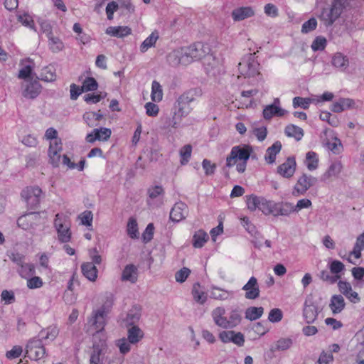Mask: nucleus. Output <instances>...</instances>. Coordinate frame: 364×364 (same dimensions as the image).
<instances>
[{
	"label": "nucleus",
	"mask_w": 364,
	"mask_h": 364,
	"mask_svg": "<svg viewBox=\"0 0 364 364\" xmlns=\"http://www.w3.org/2000/svg\"><path fill=\"white\" fill-rule=\"evenodd\" d=\"M111 134V129L109 128L94 129L91 133L86 136V141L89 143H94L96 140L107 141L109 139Z\"/></svg>",
	"instance_id": "nucleus-19"
},
{
	"label": "nucleus",
	"mask_w": 364,
	"mask_h": 364,
	"mask_svg": "<svg viewBox=\"0 0 364 364\" xmlns=\"http://www.w3.org/2000/svg\"><path fill=\"white\" fill-rule=\"evenodd\" d=\"M106 313L104 309H99L95 312L90 323L95 326L97 331H100L104 328L105 324Z\"/></svg>",
	"instance_id": "nucleus-28"
},
{
	"label": "nucleus",
	"mask_w": 364,
	"mask_h": 364,
	"mask_svg": "<svg viewBox=\"0 0 364 364\" xmlns=\"http://www.w3.org/2000/svg\"><path fill=\"white\" fill-rule=\"evenodd\" d=\"M40 220V213L31 212L19 217L17 220V224L22 229L28 230L34 228L39 223Z\"/></svg>",
	"instance_id": "nucleus-9"
},
{
	"label": "nucleus",
	"mask_w": 364,
	"mask_h": 364,
	"mask_svg": "<svg viewBox=\"0 0 364 364\" xmlns=\"http://www.w3.org/2000/svg\"><path fill=\"white\" fill-rule=\"evenodd\" d=\"M329 269L331 274L338 275L340 272L344 270V264L338 260H333L329 264Z\"/></svg>",
	"instance_id": "nucleus-59"
},
{
	"label": "nucleus",
	"mask_w": 364,
	"mask_h": 364,
	"mask_svg": "<svg viewBox=\"0 0 364 364\" xmlns=\"http://www.w3.org/2000/svg\"><path fill=\"white\" fill-rule=\"evenodd\" d=\"M219 338L223 343L232 342L238 346H242L245 343V336L241 332L233 331H223L219 333Z\"/></svg>",
	"instance_id": "nucleus-14"
},
{
	"label": "nucleus",
	"mask_w": 364,
	"mask_h": 364,
	"mask_svg": "<svg viewBox=\"0 0 364 364\" xmlns=\"http://www.w3.org/2000/svg\"><path fill=\"white\" fill-rule=\"evenodd\" d=\"M254 15V10L250 6L237 8L232 11V18L235 21H242L247 18L252 17Z\"/></svg>",
	"instance_id": "nucleus-26"
},
{
	"label": "nucleus",
	"mask_w": 364,
	"mask_h": 364,
	"mask_svg": "<svg viewBox=\"0 0 364 364\" xmlns=\"http://www.w3.org/2000/svg\"><path fill=\"white\" fill-rule=\"evenodd\" d=\"M242 289L245 291V298L247 299H256L259 296V284L257 278L255 277H250Z\"/></svg>",
	"instance_id": "nucleus-16"
},
{
	"label": "nucleus",
	"mask_w": 364,
	"mask_h": 364,
	"mask_svg": "<svg viewBox=\"0 0 364 364\" xmlns=\"http://www.w3.org/2000/svg\"><path fill=\"white\" fill-rule=\"evenodd\" d=\"M232 295V292L216 287H212L210 296L214 299L226 300Z\"/></svg>",
	"instance_id": "nucleus-37"
},
{
	"label": "nucleus",
	"mask_w": 364,
	"mask_h": 364,
	"mask_svg": "<svg viewBox=\"0 0 364 364\" xmlns=\"http://www.w3.org/2000/svg\"><path fill=\"white\" fill-rule=\"evenodd\" d=\"M282 149V144L280 141H275L270 147H269L264 156V159L268 164H273L275 162L276 156L279 153Z\"/></svg>",
	"instance_id": "nucleus-30"
},
{
	"label": "nucleus",
	"mask_w": 364,
	"mask_h": 364,
	"mask_svg": "<svg viewBox=\"0 0 364 364\" xmlns=\"http://www.w3.org/2000/svg\"><path fill=\"white\" fill-rule=\"evenodd\" d=\"M47 37L48 38V46L52 52L58 53L64 49V43L58 37L53 36L52 33H49Z\"/></svg>",
	"instance_id": "nucleus-32"
},
{
	"label": "nucleus",
	"mask_w": 364,
	"mask_h": 364,
	"mask_svg": "<svg viewBox=\"0 0 364 364\" xmlns=\"http://www.w3.org/2000/svg\"><path fill=\"white\" fill-rule=\"evenodd\" d=\"M23 352V348L20 346H14L11 350H9L6 353V356L8 359H15L18 358Z\"/></svg>",
	"instance_id": "nucleus-63"
},
{
	"label": "nucleus",
	"mask_w": 364,
	"mask_h": 364,
	"mask_svg": "<svg viewBox=\"0 0 364 364\" xmlns=\"http://www.w3.org/2000/svg\"><path fill=\"white\" fill-rule=\"evenodd\" d=\"M262 197H257L254 195H251L247 198V205L249 210L251 211L255 210L257 208L259 209V206L261 202Z\"/></svg>",
	"instance_id": "nucleus-54"
},
{
	"label": "nucleus",
	"mask_w": 364,
	"mask_h": 364,
	"mask_svg": "<svg viewBox=\"0 0 364 364\" xmlns=\"http://www.w3.org/2000/svg\"><path fill=\"white\" fill-rule=\"evenodd\" d=\"M317 183V178L311 175L303 173L295 184L292 195L298 197L304 195L306 191Z\"/></svg>",
	"instance_id": "nucleus-6"
},
{
	"label": "nucleus",
	"mask_w": 364,
	"mask_h": 364,
	"mask_svg": "<svg viewBox=\"0 0 364 364\" xmlns=\"http://www.w3.org/2000/svg\"><path fill=\"white\" fill-rule=\"evenodd\" d=\"M326 44V38L323 36H319L315 38L311 47L314 51H322L325 49Z\"/></svg>",
	"instance_id": "nucleus-50"
},
{
	"label": "nucleus",
	"mask_w": 364,
	"mask_h": 364,
	"mask_svg": "<svg viewBox=\"0 0 364 364\" xmlns=\"http://www.w3.org/2000/svg\"><path fill=\"white\" fill-rule=\"evenodd\" d=\"M311 102V99L310 98H303L301 97H295L293 99V106L294 108L297 107H301L303 109H308L309 107V104Z\"/></svg>",
	"instance_id": "nucleus-57"
},
{
	"label": "nucleus",
	"mask_w": 364,
	"mask_h": 364,
	"mask_svg": "<svg viewBox=\"0 0 364 364\" xmlns=\"http://www.w3.org/2000/svg\"><path fill=\"white\" fill-rule=\"evenodd\" d=\"M149 197L151 199H155L161 195H164V191L161 186H155L150 187L147 191Z\"/></svg>",
	"instance_id": "nucleus-61"
},
{
	"label": "nucleus",
	"mask_w": 364,
	"mask_h": 364,
	"mask_svg": "<svg viewBox=\"0 0 364 364\" xmlns=\"http://www.w3.org/2000/svg\"><path fill=\"white\" fill-rule=\"evenodd\" d=\"M130 343L128 339L123 338L117 341V346L122 354H126L130 350Z\"/></svg>",
	"instance_id": "nucleus-64"
},
{
	"label": "nucleus",
	"mask_w": 364,
	"mask_h": 364,
	"mask_svg": "<svg viewBox=\"0 0 364 364\" xmlns=\"http://www.w3.org/2000/svg\"><path fill=\"white\" fill-rule=\"evenodd\" d=\"M343 10V4L340 0H332L330 4L323 6L317 17L326 26H332L341 16Z\"/></svg>",
	"instance_id": "nucleus-2"
},
{
	"label": "nucleus",
	"mask_w": 364,
	"mask_h": 364,
	"mask_svg": "<svg viewBox=\"0 0 364 364\" xmlns=\"http://www.w3.org/2000/svg\"><path fill=\"white\" fill-rule=\"evenodd\" d=\"M279 215L288 216L294 213V205L289 202H279Z\"/></svg>",
	"instance_id": "nucleus-51"
},
{
	"label": "nucleus",
	"mask_w": 364,
	"mask_h": 364,
	"mask_svg": "<svg viewBox=\"0 0 364 364\" xmlns=\"http://www.w3.org/2000/svg\"><path fill=\"white\" fill-rule=\"evenodd\" d=\"M191 273V270L187 267H183L175 274V279L176 282L182 283L186 281L187 277Z\"/></svg>",
	"instance_id": "nucleus-62"
},
{
	"label": "nucleus",
	"mask_w": 364,
	"mask_h": 364,
	"mask_svg": "<svg viewBox=\"0 0 364 364\" xmlns=\"http://www.w3.org/2000/svg\"><path fill=\"white\" fill-rule=\"evenodd\" d=\"M143 336V331L136 326H133L128 329L127 339L132 344L138 343Z\"/></svg>",
	"instance_id": "nucleus-34"
},
{
	"label": "nucleus",
	"mask_w": 364,
	"mask_h": 364,
	"mask_svg": "<svg viewBox=\"0 0 364 364\" xmlns=\"http://www.w3.org/2000/svg\"><path fill=\"white\" fill-rule=\"evenodd\" d=\"M59 330L55 326H50L46 329L41 331L38 338L42 339H49L53 341L58 335Z\"/></svg>",
	"instance_id": "nucleus-36"
},
{
	"label": "nucleus",
	"mask_w": 364,
	"mask_h": 364,
	"mask_svg": "<svg viewBox=\"0 0 364 364\" xmlns=\"http://www.w3.org/2000/svg\"><path fill=\"white\" fill-rule=\"evenodd\" d=\"M346 306L344 298L341 294H334L331 296L329 308L333 315L340 314Z\"/></svg>",
	"instance_id": "nucleus-23"
},
{
	"label": "nucleus",
	"mask_w": 364,
	"mask_h": 364,
	"mask_svg": "<svg viewBox=\"0 0 364 364\" xmlns=\"http://www.w3.org/2000/svg\"><path fill=\"white\" fill-rule=\"evenodd\" d=\"M41 85L37 80H33L26 85L23 91V96L29 99L36 98L41 92Z\"/></svg>",
	"instance_id": "nucleus-25"
},
{
	"label": "nucleus",
	"mask_w": 364,
	"mask_h": 364,
	"mask_svg": "<svg viewBox=\"0 0 364 364\" xmlns=\"http://www.w3.org/2000/svg\"><path fill=\"white\" fill-rule=\"evenodd\" d=\"M209 237L208 234L203 230L196 232L193 237V245L196 248L202 247L208 241Z\"/></svg>",
	"instance_id": "nucleus-35"
},
{
	"label": "nucleus",
	"mask_w": 364,
	"mask_h": 364,
	"mask_svg": "<svg viewBox=\"0 0 364 364\" xmlns=\"http://www.w3.org/2000/svg\"><path fill=\"white\" fill-rule=\"evenodd\" d=\"M127 233L132 238L138 237L137 223L135 219L130 218L127 224Z\"/></svg>",
	"instance_id": "nucleus-55"
},
{
	"label": "nucleus",
	"mask_w": 364,
	"mask_h": 364,
	"mask_svg": "<svg viewBox=\"0 0 364 364\" xmlns=\"http://www.w3.org/2000/svg\"><path fill=\"white\" fill-rule=\"evenodd\" d=\"M259 66L258 62L255 60L252 54H250L247 60L239 63V70L245 77H251L259 74Z\"/></svg>",
	"instance_id": "nucleus-8"
},
{
	"label": "nucleus",
	"mask_w": 364,
	"mask_h": 364,
	"mask_svg": "<svg viewBox=\"0 0 364 364\" xmlns=\"http://www.w3.org/2000/svg\"><path fill=\"white\" fill-rule=\"evenodd\" d=\"M331 63L335 69L346 72L349 68L350 61L348 56L341 52H336L332 55Z\"/></svg>",
	"instance_id": "nucleus-17"
},
{
	"label": "nucleus",
	"mask_w": 364,
	"mask_h": 364,
	"mask_svg": "<svg viewBox=\"0 0 364 364\" xmlns=\"http://www.w3.org/2000/svg\"><path fill=\"white\" fill-rule=\"evenodd\" d=\"M42 191L39 187H26L21 193V196L26 201L28 206L31 209L36 208L41 200Z\"/></svg>",
	"instance_id": "nucleus-7"
},
{
	"label": "nucleus",
	"mask_w": 364,
	"mask_h": 364,
	"mask_svg": "<svg viewBox=\"0 0 364 364\" xmlns=\"http://www.w3.org/2000/svg\"><path fill=\"white\" fill-rule=\"evenodd\" d=\"M59 215H55V226L58 232V240L63 243L68 242L70 240L71 232L69 227L63 225L58 218Z\"/></svg>",
	"instance_id": "nucleus-22"
},
{
	"label": "nucleus",
	"mask_w": 364,
	"mask_h": 364,
	"mask_svg": "<svg viewBox=\"0 0 364 364\" xmlns=\"http://www.w3.org/2000/svg\"><path fill=\"white\" fill-rule=\"evenodd\" d=\"M83 275L90 281H95L97 277V269L92 262H85L81 266Z\"/></svg>",
	"instance_id": "nucleus-31"
},
{
	"label": "nucleus",
	"mask_w": 364,
	"mask_h": 364,
	"mask_svg": "<svg viewBox=\"0 0 364 364\" xmlns=\"http://www.w3.org/2000/svg\"><path fill=\"white\" fill-rule=\"evenodd\" d=\"M203 65L207 73L213 76L220 74L221 71L222 65L219 59L216 58L213 54H210V53L204 58Z\"/></svg>",
	"instance_id": "nucleus-13"
},
{
	"label": "nucleus",
	"mask_w": 364,
	"mask_h": 364,
	"mask_svg": "<svg viewBox=\"0 0 364 364\" xmlns=\"http://www.w3.org/2000/svg\"><path fill=\"white\" fill-rule=\"evenodd\" d=\"M151 100L154 102H160L163 97V91L161 85L154 80L151 85Z\"/></svg>",
	"instance_id": "nucleus-46"
},
{
	"label": "nucleus",
	"mask_w": 364,
	"mask_h": 364,
	"mask_svg": "<svg viewBox=\"0 0 364 364\" xmlns=\"http://www.w3.org/2000/svg\"><path fill=\"white\" fill-rule=\"evenodd\" d=\"M319 277L324 282H327L331 284L336 283L341 277L340 275H333V274H331V271L328 272L327 270L321 271Z\"/></svg>",
	"instance_id": "nucleus-53"
},
{
	"label": "nucleus",
	"mask_w": 364,
	"mask_h": 364,
	"mask_svg": "<svg viewBox=\"0 0 364 364\" xmlns=\"http://www.w3.org/2000/svg\"><path fill=\"white\" fill-rule=\"evenodd\" d=\"M167 61L171 66H177L180 64L188 65L190 63V60L185 56V49L180 48L169 53L166 57Z\"/></svg>",
	"instance_id": "nucleus-11"
},
{
	"label": "nucleus",
	"mask_w": 364,
	"mask_h": 364,
	"mask_svg": "<svg viewBox=\"0 0 364 364\" xmlns=\"http://www.w3.org/2000/svg\"><path fill=\"white\" fill-rule=\"evenodd\" d=\"M46 348L40 338H33L30 339L26 346L25 357L31 360H38L44 357Z\"/></svg>",
	"instance_id": "nucleus-4"
},
{
	"label": "nucleus",
	"mask_w": 364,
	"mask_h": 364,
	"mask_svg": "<svg viewBox=\"0 0 364 364\" xmlns=\"http://www.w3.org/2000/svg\"><path fill=\"white\" fill-rule=\"evenodd\" d=\"M253 149L249 145L235 146L232 148L230 155L226 159V166L232 167L237 160L247 161Z\"/></svg>",
	"instance_id": "nucleus-3"
},
{
	"label": "nucleus",
	"mask_w": 364,
	"mask_h": 364,
	"mask_svg": "<svg viewBox=\"0 0 364 364\" xmlns=\"http://www.w3.org/2000/svg\"><path fill=\"white\" fill-rule=\"evenodd\" d=\"M185 56L190 60V63L194 60L204 59L210 51V48L208 45L203 44L200 42L193 43L189 46L184 47Z\"/></svg>",
	"instance_id": "nucleus-5"
},
{
	"label": "nucleus",
	"mask_w": 364,
	"mask_h": 364,
	"mask_svg": "<svg viewBox=\"0 0 364 364\" xmlns=\"http://www.w3.org/2000/svg\"><path fill=\"white\" fill-rule=\"evenodd\" d=\"M188 207L183 202H178L174 204L170 212V219L173 222H180L188 216Z\"/></svg>",
	"instance_id": "nucleus-12"
},
{
	"label": "nucleus",
	"mask_w": 364,
	"mask_h": 364,
	"mask_svg": "<svg viewBox=\"0 0 364 364\" xmlns=\"http://www.w3.org/2000/svg\"><path fill=\"white\" fill-rule=\"evenodd\" d=\"M141 317L140 309L134 307L127 314L126 322L128 325H132L137 322Z\"/></svg>",
	"instance_id": "nucleus-49"
},
{
	"label": "nucleus",
	"mask_w": 364,
	"mask_h": 364,
	"mask_svg": "<svg viewBox=\"0 0 364 364\" xmlns=\"http://www.w3.org/2000/svg\"><path fill=\"white\" fill-rule=\"evenodd\" d=\"M317 21L315 18L312 17L307 21H305L301 27V32L303 33H309L316 28Z\"/></svg>",
	"instance_id": "nucleus-56"
},
{
	"label": "nucleus",
	"mask_w": 364,
	"mask_h": 364,
	"mask_svg": "<svg viewBox=\"0 0 364 364\" xmlns=\"http://www.w3.org/2000/svg\"><path fill=\"white\" fill-rule=\"evenodd\" d=\"M159 33L156 31H153L151 35L147 37L140 46V51L145 53L149 48L154 47L157 40L159 39Z\"/></svg>",
	"instance_id": "nucleus-33"
},
{
	"label": "nucleus",
	"mask_w": 364,
	"mask_h": 364,
	"mask_svg": "<svg viewBox=\"0 0 364 364\" xmlns=\"http://www.w3.org/2000/svg\"><path fill=\"white\" fill-rule=\"evenodd\" d=\"M202 166L206 176H211L215 173L216 164L211 163L210 160L206 159H203L202 162Z\"/></svg>",
	"instance_id": "nucleus-58"
},
{
	"label": "nucleus",
	"mask_w": 364,
	"mask_h": 364,
	"mask_svg": "<svg viewBox=\"0 0 364 364\" xmlns=\"http://www.w3.org/2000/svg\"><path fill=\"white\" fill-rule=\"evenodd\" d=\"M296 161L294 157H288L287 161L277 167V173L284 178H289L296 171Z\"/></svg>",
	"instance_id": "nucleus-18"
},
{
	"label": "nucleus",
	"mask_w": 364,
	"mask_h": 364,
	"mask_svg": "<svg viewBox=\"0 0 364 364\" xmlns=\"http://www.w3.org/2000/svg\"><path fill=\"white\" fill-rule=\"evenodd\" d=\"M105 33L111 36L123 38L131 34L132 29L128 26H109Z\"/></svg>",
	"instance_id": "nucleus-27"
},
{
	"label": "nucleus",
	"mask_w": 364,
	"mask_h": 364,
	"mask_svg": "<svg viewBox=\"0 0 364 364\" xmlns=\"http://www.w3.org/2000/svg\"><path fill=\"white\" fill-rule=\"evenodd\" d=\"M192 153V146L190 144H186L183 146L179 151V154L181 156V164L185 165L188 161L191 156Z\"/></svg>",
	"instance_id": "nucleus-48"
},
{
	"label": "nucleus",
	"mask_w": 364,
	"mask_h": 364,
	"mask_svg": "<svg viewBox=\"0 0 364 364\" xmlns=\"http://www.w3.org/2000/svg\"><path fill=\"white\" fill-rule=\"evenodd\" d=\"M200 289V285L198 283L194 284L192 289V294L196 302L203 304L205 302L207 296L205 292L201 291Z\"/></svg>",
	"instance_id": "nucleus-44"
},
{
	"label": "nucleus",
	"mask_w": 364,
	"mask_h": 364,
	"mask_svg": "<svg viewBox=\"0 0 364 364\" xmlns=\"http://www.w3.org/2000/svg\"><path fill=\"white\" fill-rule=\"evenodd\" d=\"M55 77L54 68L46 66L42 69L39 79L45 82H53L55 80Z\"/></svg>",
	"instance_id": "nucleus-42"
},
{
	"label": "nucleus",
	"mask_w": 364,
	"mask_h": 364,
	"mask_svg": "<svg viewBox=\"0 0 364 364\" xmlns=\"http://www.w3.org/2000/svg\"><path fill=\"white\" fill-rule=\"evenodd\" d=\"M283 318V314L281 309L278 308L273 309L270 311L268 320L272 323H277Z\"/></svg>",
	"instance_id": "nucleus-60"
},
{
	"label": "nucleus",
	"mask_w": 364,
	"mask_h": 364,
	"mask_svg": "<svg viewBox=\"0 0 364 364\" xmlns=\"http://www.w3.org/2000/svg\"><path fill=\"white\" fill-rule=\"evenodd\" d=\"M338 287L340 292L353 303H358L360 298L358 294L352 289L351 284L348 282L339 281Z\"/></svg>",
	"instance_id": "nucleus-20"
},
{
	"label": "nucleus",
	"mask_w": 364,
	"mask_h": 364,
	"mask_svg": "<svg viewBox=\"0 0 364 364\" xmlns=\"http://www.w3.org/2000/svg\"><path fill=\"white\" fill-rule=\"evenodd\" d=\"M292 340L289 338H282L279 339L274 347L271 348L272 351H284L291 348Z\"/></svg>",
	"instance_id": "nucleus-41"
},
{
	"label": "nucleus",
	"mask_w": 364,
	"mask_h": 364,
	"mask_svg": "<svg viewBox=\"0 0 364 364\" xmlns=\"http://www.w3.org/2000/svg\"><path fill=\"white\" fill-rule=\"evenodd\" d=\"M343 169L341 161H333L321 177V181L328 182L338 178Z\"/></svg>",
	"instance_id": "nucleus-10"
},
{
	"label": "nucleus",
	"mask_w": 364,
	"mask_h": 364,
	"mask_svg": "<svg viewBox=\"0 0 364 364\" xmlns=\"http://www.w3.org/2000/svg\"><path fill=\"white\" fill-rule=\"evenodd\" d=\"M355 102L350 98H340L338 101L332 105L331 110L333 112L339 113L346 109L351 108L354 106Z\"/></svg>",
	"instance_id": "nucleus-29"
},
{
	"label": "nucleus",
	"mask_w": 364,
	"mask_h": 364,
	"mask_svg": "<svg viewBox=\"0 0 364 364\" xmlns=\"http://www.w3.org/2000/svg\"><path fill=\"white\" fill-rule=\"evenodd\" d=\"M200 95V91L197 90H191L182 94L176 101L175 112L173 117V127H176L177 124L181 121L183 117H186L192 110L190 103L194 101L196 95Z\"/></svg>",
	"instance_id": "nucleus-1"
},
{
	"label": "nucleus",
	"mask_w": 364,
	"mask_h": 364,
	"mask_svg": "<svg viewBox=\"0 0 364 364\" xmlns=\"http://www.w3.org/2000/svg\"><path fill=\"white\" fill-rule=\"evenodd\" d=\"M306 165L309 171H314L318 168V158L316 152L309 151L306 153Z\"/></svg>",
	"instance_id": "nucleus-38"
},
{
	"label": "nucleus",
	"mask_w": 364,
	"mask_h": 364,
	"mask_svg": "<svg viewBox=\"0 0 364 364\" xmlns=\"http://www.w3.org/2000/svg\"><path fill=\"white\" fill-rule=\"evenodd\" d=\"M317 305L311 300L306 299L303 309V316L307 323H312L318 315Z\"/></svg>",
	"instance_id": "nucleus-15"
},
{
	"label": "nucleus",
	"mask_w": 364,
	"mask_h": 364,
	"mask_svg": "<svg viewBox=\"0 0 364 364\" xmlns=\"http://www.w3.org/2000/svg\"><path fill=\"white\" fill-rule=\"evenodd\" d=\"M264 313L262 307H249L245 311V318L250 321H255L259 318Z\"/></svg>",
	"instance_id": "nucleus-39"
},
{
	"label": "nucleus",
	"mask_w": 364,
	"mask_h": 364,
	"mask_svg": "<svg viewBox=\"0 0 364 364\" xmlns=\"http://www.w3.org/2000/svg\"><path fill=\"white\" fill-rule=\"evenodd\" d=\"M98 87V83L94 77H88L85 79L82 82V88L84 91H95Z\"/></svg>",
	"instance_id": "nucleus-52"
},
{
	"label": "nucleus",
	"mask_w": 364,
	"mask_h": 364,
	"mask_svg": "<svg viewBox=\"0 0 364 364\" xmlns=\"http://www.w3.org/2000/svg\"><path fill=\"white\" fill-rule=\"evenodd\" d=\"M18 272L23 278H28L35 274L34 265L31 263L25 262L21 267L18 268Z\"/></svg>",
	"instance_id": "nucleus-47"
},
{
	"label": "nucleus",
	"mask_w": 364,
	"mask_h": 364,
	"mask_svg": "<svg viewBox=\"0 0 364 364\" xmlns=\"http://www.w3.org/2000/svg\"><path fill=\"white\" fill-rule=\"evenodd\" d=\"M29 63L28 65H25L23 67L19 70L18 77L20 79H26L32 74V70L33 68V62L31 61L30 59H27L25 60H23L21 62V64L23 65L24 63Z\"/></svg>",
	"instance_id": "nucleus-45"
},
{
	"label": "nucleus",
	"mask_w": 364,
	"mask_h": 364,
	"mask_svg": "<svg viewBox=\"0 0 364 364\" xmlns=\"http://www.w3.org/2000/svg\"><path fill=\"white\" fill-rule=\"evenodd\" d=\"M137 267L132 264L126 265L122 274V280L134 284L137 281Z\"/></svg>",
	"instance_id": "nucleus-24"
},
{
	"label": "nucleus",
	"mask_w": 364,
	"mask_h": 364,
	"mask_svg": "<svg viewBox=\"0 0 364 364\" xmlns=\"http://www.w3.org/2000/svg\"><path fill=\"white\" fill-rule=\"evenodd\" d=\"M241 313L242 311L237 309H232L230 311L229 318H228L230 325L229 328H233L241 323Z\"/></svg>",
	"instance_id": "nucleus-40"
},
{
	"label": "nucleus",
	"mask_w": 364,
	"mask_h": 364,
	"mask_svg": "<svg viewBox=\"0 0 364 364\" xmlns=\"http://www.w3.org/2000/svg\"><path fill=\"white\" fill-rule=\"evenodd\" d=\"M225 309L219 306L213 310L211 313L212 318L216 326L224 329L229 328L228 318L225 316Z\"/></svg>",
	"instance_id": "nucleus-21"
},
{
	"label": "nucleus",
	"mask_w": 364,
	"mask_h": 364,
	"mask_svg": "<svg viewBox=\"0 0 364 364\" xmlns=\"http://www.w3.org/2000/svg\"><path fill=\"white\" fill-rule=\"evenodd\" d=\"M285 134L288 136L294 137L298 141L300 140L304 136L303 129L293 124H289L286 127Z\"/></svg>",
	"instance_id": "nucleus-43"
}]
</instances>
